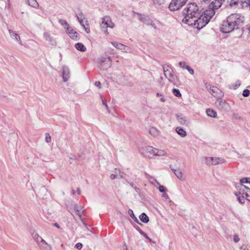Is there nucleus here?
I'll return each mask as SVG.
<instances>
[{
	"instance_id": "f257e3e1",
	"label": "nucleus",
	"mask_w": 250,
	"mask_h": 250,
	"mask_svg": "<svg viewBox=\"0 0 250 250\" xmlns=\"http://www.w3.org/2000/svg\"><path fill=\"white\" fill-rule=\"evenodd\" d=\"M201 11L195 2L188 3L183 11L184 18L182 21L188 25H192L193 21L200 16Z\"/></svg>"
},
{
	"instance_id": "f03ea898",
	"label": "nucleus",
	"mask_w": 250,
	"mask_h": 250,
	"mask_svg": "<svg viewBox=\"0 0 250 250\" xmlns=\"http://www.w3.org/2000/svg\"><path fill=\"white\" fill-rule=\"evenodd\" d=\"M231 24L233 25L234 29H240L244 24V17L239 14H231L228 17Z\"/></svg>"
},
{
	"instance_id": "7ed1b4c3",
	"label": "nucleus",
	"mask_w": 250,
	"mask_h": 250,
	"mask_svg": "<svg viewBox=\"0 0 250 250\" xmlns=\"http://www.w3.org/2000/svg\"><path fill=\"white\" fill-rule=\"evenodd\" d=\"M209 21L208 19L203 13H201V11L200 16L197 17L193 21L194 23H192V25L196 26V27L199 29L204 27Z\"/></svg>"
},
{
	"instance_id": "20e7f679",
	"label": "nucleus",
	"mask_w": 250,
	"mask_h": 250,
	"mask_svg": "<svg viewBox=\"0 0 250 250\" xmlns=\"http://www.w3.org/2000/svg\"><path fill=\"white\" fill-rule=\"evenodd\" d=\"M114 26V24L112 22L110 18L108 16H105L102 19V22L101 24V28L103 32L107 34V28L108 27L112 28Z\"/></svg>"
},
{
	"instance_id": "39448f33",
	"label": "nucleus",
	"mask_w": 250,
	"mask_h": 250,
	"mask_svg": "<svg viewBox=\"0 0 250 250\" xmlns=\"http://www.w3.org/2000/svg\"><path fill=\"white\" fill-rule=\"evenodd\" d=\"M188 0H171L168 6L171 11H174L180 9L184 6Z\"/></svg>"
},
{
	"instance_id": "423d86ee",
	"label": "nucleus",
	"mask_w": 250,
	"mask_h": 250,
	"mask_svg": "<svg viewBox=\"0 0 250 250\" xmlns=\"http://www.w3.org/2000/svg\"><path fill=\"white\" fill-rule=\"evenodd\" d=\"M232 22L230 21L227 17L226 21H224L220 26V31L224 33H229L234 30L233 25L231 24Z\"/></svg>"
},
{
	"instance_id": "0eeeda50",
	"label": "nucleus",
	"mask_w": 250,
	"mask_h": 250,
	"mask_svg": "<svg viewBox=\"0 0 250 250\" xmlns=\"http://www.w3.org/2000/svg\"><path fill=\"white\" fill-rule=\"evenodd\" d=\"M165 76L168 79V81L172 82L173 81L170 78H173L174 75L172 74L173 70L168 65L165 64L163 65Z\"/></svg>"
},
{
	"instance_id": "6e6552de",
	"label": "nucleus",
	"mask_w": 250,
	"mask_h": 250,
	"mask_svg": "<svg viewBox=\"0 0 250 250\" xmlns=\"http://www.w3.org/2000/svg\"><path fill=\"white\" fill-rule=\"evenodd\" d=\"M223 4L222 0H214L210 4L209 7L213 10H217L221 7Z\"/></svg>"
},
{
	"instance_id": "1a4fd4ad",
	"label": "nucleus",
	"mask_w": 250,
	"mask_h": 250,
	"mask_svg": "<svg viewBox=\"0 0 250 250\" xmlns=\"http://www.w3.org/2000/svg\"><path fill=\"white\" fill-rule=\"evenodd\" d=\"M108 62L100 63L99 67L101 70H107L108 67L111 66V59L110 57L107 58Z\"/></svg>"
},
{
	"instance_id": "9d476101",
	"label": "nucleus",
	"mask_w": 250,
	"mask_h": 250,
	"mask_svg": "<svg viewBox=\"0 0 250 250\" xmlns=\"http://www.w3.org/2000/svg\"><path fill=\"white\" fill-rule=\"evenodd\" d=\"M62 75L63 82L67 81L70 77V70L67 66L62 67Z\"/></svg>"
},
{
	"instance_id": "9b49d317",
	"label": "nucleus",
	"mask_w": 250,
	"mask_h": 250,
	"mask_svg": "<svg viewBox=\"0 0 250 250\" xmlns=\"http://www.w3.org/2000/svg\"><path fill=\"white\" fill-rule=\"evenodd\" d=\"M209 90L210 94L214 97H219L221 96V91L217 87H210Z\"/></svg>"
},
{
	"instance_id": "f8f14e48",
	"label": "nucleus",
	"mask_w": 250,
	"mask_h": 250,
	"mask_svg": "<svg viewBox=\"0 0 250 250\" xmlns=\"http://www.w3.org/2000/svg\"><path fill=\"white\" fill-rule=\"evenodd\" d=\"M67 33L71 38L73 40H78V34L71 27L67 28Z\"/></svg>"
},
{
	"instance_id": "ddd939ff",
	"label": "nucleus",
	"mask_w": 250,
	"mask_h": 250,
	"mask_svg": "<svg viewBox=\"0 0 250 250\" xmlns=\"http://www.w3.org/2000/svg\"><path fill=\"white\" fill-rule=\"evenodd\" d=\"M176 116L177 120L180 124L187 125L189 123L188 121L186 119V118L183 115L181 114H176Z\"/></svg>"
},
{
	"instance_id": "4468645a",
	"label": "nucleus",
	"mask_w": 250,
	"mask_h": 250,
	"mask_svg": "<svg viewBox=\"0 0 250 250\" xmlns=\"http://www.w3.org/2000/svg\"><path fill=\"white\" fill-rule=\"evenodd\" d=\"M216 104L218 108L220 109H226L229 107V104L225 101H223L222 100H218L216 102Z\"/></svg>"
},
{
	"instance_id": "2eb2a0df",
	"label": "nucleus",
	"mask_w": 250,
	"mask_h": 250,
	"mask_svg": "<svg viewBox=\"0 0 250 250\" xmlns=\"http://www.w3.org/2000/svg\"><path fill=\"white\" fill-rule=\"evenodd\" d=\"M144 151H145L146 153H149L151 155H153V156H155L156 148H154L151 146H146L143 148Z\"/></svg>"
},
{
	"instance_id": "dca6fc26",
	"label": "nucleus",
	"mask_w": 250,
	"mask_h": 250,
	"mask_svg": "<svg viewBox=\"0 0 250 250\" xmlns=\"http://www.w3.org/2000/svg\"><path fill=\"white\" fill-rule=\"evenodd\" d=\"M43 35L45 38V40L47 41H48L51 45L53 46H55L56 45V42L55 40L53 38H52L48 33L45 32L44 33Z\"/></svg>"
},
{
	"instance_id": "f3484780",
	"label": "nucleus",
	"mask_w": 250,
	"mask_h": 250,
	"mask_svg": "<svg viewBox=\"0 0 250 250\" xmlns=\"http://www.w3.org/2000/svg\"><path fill=\"white\" fill-rule=\"evenodd\" d=\"M83 208L78 204H76L74 206V209L75 210L76 213L77 215H78L81 220H82V216L81 214V211L83 209Z\"/></svg>"
},
{
	"instance_id": "a211bd4d",
	"label": "nucleus",
	"mask_w": 250,
	"mask_h": 250,
	"mask_svg": "<svg viewBox=\"0 0 250 250\" xmlns=\"http://www.w3.org/2000/svg\"><path fill=\"white\" fill-rule=\"evenodd\" d=\"M8 32L10 35L11 37L14 38L20 44H22L21 42V41L20 37L18 34L17 33L14 32L11 29L8 30Z\"/></svg>"
},
{
	"instance_id": "6ab92c4d",
	"label": "nucleus",
	"mask_w": 250,
	"mask_h": 250,
	"mask_svg": "<svg viewBox=\"0 0 250 250\" xmlns=\"http://www.w3.org/2000/svg\"><path fill=\"white\" fill-rule=\"evenodd\" d=\"M225 162L224 159L218 157H212V165L223 163Z\"/></svg>"
},
{
	"instance_id": "aec40b11",
	"label": "nucleus",
	"mask_w": 250,
	"mask_h": 250,
	"mask_svg": "<svg viewBox=\"0 0 250 250\" xmlns=\"http://www.w3.org/2000/svg\"><path fill=\"white\" fill-rule=\"evenodd\" d=\"M206 113L208 116L211 118H215L217 116L216 112L210 108H208L206 110Z\"/></svg>"
},
{
	"instance_id": "412c9836",
	"label": "nucleus",
	"mask_w": 250,
	"mask_h": 250,
	"mask_svg": "<svg viewBox=\"0 0 250 250\" xmlns=\"http://www.w3.org/2000/svg\"><path fill=\"white\" fill-rule=\"evenodd\" d=\"M139 219L142 222L144 223H147L149 222V217L144 212L142 213L140 215Z\"/></svg>"
},
{
	"instance_id": "4be33fe9",
	"label": "nucleus",
	"mask_w": 250,
	"mask_h": 250,
	"mask_svg": "<svg viewBox=\"0 0 250 250\" xmlns=\"http://www.w3.org/2000/svg\"><path fill=\"white\" fill-rule=\"evenodd\" d=\"M75 46L78 50L81 52H84L86 49L85 46L81 42L76 43Z\"/></svg>"
},
{
	"instance_id": "5701e85b",
	"label": "nucleus",
	"mask_w": 250,
	"mask_h": 250,
	"mask_svg": "<svg viewBox=\"0 0 250 250\" xmlns=\"http://www.w3.org/2000/svg\"><path fill=\"white\" fill-rule=\"evenodd\" d=\"M172 171L179 179L181 180L182 179L183 174L180 168L172 169Z\"/></svg>"
},
{
	"instance_id": "b1692460",
	"label": "nucleus",
	"mask_w": 250,
	"mask_h": 250,
	"mask_svg": "<svg viewBox=\"0 0 250 250\" xmlns=\"http://www.w3.org/2000/svg\"><path fill=\"white\" fill-rule=\"evenodd\" d=\"M202 13H203L205 16H206L208 19V20L210 21L211 18L214 15L215 12L214 10L212 9V10L206 11L205 12H203Z\"/></svg>"
},
{
	"instance_id": "393cba45",
	"label": "nucleus",
	"mask_w": 250,
	"mask_h": 250,
	"mask_svg": "<svg viewBox=\"0 0 250 250\" xmlns=\"http://www.w3.org/2000/svg\"><path fill=\"white\" fill-rule=\"evenodd\" d=\"M176 132L182 137H185L187 135L186 131L181 127H177L176 128Z\"/></svg>"
},
{
	"instance_id": "a878e982",
	"label": "nucleus",
	"mask_w": 250,
	"mask_h": 250,
	"mask_svg": "<svg viewBox=\"0 0 250 250\" xmlns=\"http://www.w3.org/2000/svg\"><path fill=\"white\" fill-rule=\"evenodd\" d=\"M32 235H33V238L34 239V240L38 244H41V241H42V237L39 236V235L37 232L33 233Z\"/></svg>"
},
{
	"instance_id": "bb28decb",
	"label": "nucleus",
	"mask_w": 250,
	"mask_h": 250,
	"mask_svg": "<svg viewBox=\"0 0 250 250\" xmlns=\"http://www.w3.org/2000/svg\"><path fill=\"white\" fill-rule=\"evenodd\" d=\"M235 195L237 197V199L240 204H243L245 202V197L244 196H241L240 193L235 192Z\"/></svg>"
},
{
	"instance_id": "cd10ccee",
	"label": "nucleus",
	"mask_w": 250,
	"mask_h": 250,
	"mask_svg": "<svg viewBox=\"0 0 250 250\" xmlns=\"http://www.w3.org/2000/svg\"><path fill=\"white\" fill-rule=\"evenodd\" d=\"M26 1L28 4L33 7L37 8L39 6L36 0H26Z\"/></svg>"
},
{
	"instance_id": "c85d7f7f",
	"label": "nucleus",
	"mask_w": 250,
	"mask_h": 250,
	"mask_svg": "<svg viewBox=\"0 0 250 250\" xmlns=\"http://www.w3.org/2000/svg\"><path fill=\"white\" fill-rule=\"evenodd\" d=\"M144 22L147 25H150L152 26L155 29H156V26L155 24L154 23L153 21L151 20L150 18H147L145 20Z\"/></svg>"
},
{
	"instance_id": "c756f323",
	"label": "nucleus",
	"mask_w": 250,
	"mask_h": 250,
	"mask_svg": "<svg viewBox=\"0 0 250 250\" xmlns=\"http://www.w3.org/2000/svg\"><path fill=\"white\" fill-rule=\"evenodd\" d=\"M154 180L155 182L158 186V187L157 188L159 189L160 192H163V193L166 192V188L164 186L161 185L160 184V183L156 180V179H154Z\"/></svg>"
},
{
	"instance_id": "7c9ffc66",
	"label": "nucleus",
	"mask_w": 250,
	"mask_h": 250,
	"mask_svg": "<svg viewBox=\"0 0 250 250\" xmlns=\"http://www.w3.org/2000/svg\"><path fill=\"white\" fill-rule=\"evenodd\" d=\"M111 44L117 49H120L121 50H122V49H123V47H124V45L122 43L115 42H111Z\"/></svg>"
},
{
	"instance_id": "2f4dec72",
	"label": "nucleus",
	"mask_w": 250,
	"mask_h": 250,
	"mask_svg": "<svg viewBox=\"0 0 250 250\" xmlns=\"http://www.w3.org/2000/svg\"><path fill=\"white\" fill-rule=\"evenodd\" d=\"M155 156H163L166 155V152L163 150L156 148Z\"/></svg>"
},
{
	"instance_id": "473e14b6",
	"label": "nucleus",
	"mask_w": 250,
	"mask_h": 250,
	"mask_svg": "<svg viewBox=\"0 0 250 250\" xmlns=\"http://www.w3.org/2000/svg\"><path fill=\"white\" fill-rule=\"evenodd\" d=\"M59 22L63 26L64 28H68L69 27H70L69 24L68 23V22L65 20H63V19L59 20Z\"/></svg>"
},
{
	"instance_id": "72a5a7b5",
	"label": "nucleus",
	"mask_w": 250,
	"mask_h": 250,
	"mask_svg": "<svg viewBox=\"0 0 250 250\" xmlns=\"http://www.w3.org/2000/svg\"><path fill=\"white\" fill-rule=\"evenodd\" d=\"M240 183L241 184V186L243 184L249 183L250 184V178L244 177L240 179Z\"/></svg>"
},
{
	"instance_id": "f704fd0d",
	"label": "nucleus",
	"mask_w": 250,
	"mask_h": 250,
	"mask_svg": "<svg viewBox=\"0 0 250 250\" xmlns=\"http://www.w3.org/2000/svg\"><path fill=\"white\" fill-rule=\"evenodd\" d=\"M172 93L177 97H180L181 96V94L178 89L173 88L172 89Z\"/></svg>"
},
{
	"instance_id": "c9c22d12",
	"label": "nucleus",
	"mask_w": 250,
	"mask_h": 250,
	"mask_svg": "<svg viewBox=\"0 0 250 250\" xmlns=\"http://www.w3.org/2000/svg\"><path fill=\"white\" fill-rule=\"evenodd\" d=\"M100 96L101 99L102 100L103 104L105 106L107 112L108 113H110V110L109 109L108 106L106 103V101L103 98V97L101 95H100Z\"/></svg>"
},
{
	"instance_id": "e433bc0d",
	"label": "nucleus",
	"mask_w": 250,
	"mask_h": 250,
	"mask_svg": "<svg viewBox=\"0 0 250 250\" xmlns=\"http://www.w3.org/2000/svg\"><path fill=\"white\" fill-rule=\"evenodd\" d=\"M149 133L151 135L155 136L157 135L158 132H157V130H156V129L155 128L152 127V128H150V129H149Z\"/></svg>"
},
{
	"instance_id": "4c0bfd02",
	"label": "nucleus",
	"mask_w": 250,
	"mask_h": 250,
	"mask_svg": "<svg viewBox=\"0 0 250 250\" xmlns=\"http://www.w3.org/2000/svg\"><path fill=\"white\" fill-rule=\"evenodd\" d=\"M240 188H244V189L246 191L245 194H247V195L249 194V193H250V188H248V187L244 186L242 184L241 186V184H240Z\"/></svg>"
},
{
	"instance_id": "58836bf2",
	"label": "nucleus",
	"mask_w": 250,
	"mask_h": 250,
	"mask_svg": "<svg viewBox=\"0 0 250 250\" xmlns=\"http://www.w3.org/2000/svg\"><path fill=\"white\" fill-rule=\"evenodd\" d=\"M122 50L125 53H130L131 52V49L129 47L126 46L125 45H124V47H123V49Z\"/></svg>"
},
{
	"instance_id": "ea45409f",
	"label": "nucleus",
	"mask_w": 250,
	"mask_h": 250,
	"mask_svg": "<svg viewBox=\"0 0 250 250\" xmlns=\"http://www.w3.org/2000/svg\"><path fill=\"white\" fill-rule=\"evenodd\" d=\"M212 157L206 158V164L207 165H212Z\"/></svg>"
},
{
	"instance_id": "a19ab883",
	"label": "nucleus",
	"mask_w": 250,
	"mask_h": 250,
	"mask_svg": "<svg viewBox=\"0 0 250 250\" xmlns=\"http://www.w3.org/2000/svg\"><path fill=\"white\" fill-rule=\"evenodd\" d=\"M238 0H231V1L229 3V5L231 7L235 6L238 4Z\"/></svg>"
},
{
	"instance_id": "79ce46f5",
	"label": "nucleus",
	"mask_w": 250,
	"mask_h": 250,
	"mask_svg": "<svg viewBox=\"0 0 250 250\" xmlns=\"http://www.w3.org/2000/svg\"><path fill=\"white\" fill-rule=\"evenodd\" d=\"M238 188L239 189V191L236 192V193H240L241 196H245V192L246 190L244 189V188H240L239 186H238Z\"/></svg>"
},
{
	"instance_id": "37998d69",
	"label": "nucleus",
	"mask_w": 250,
	"mask_h": 250,
	"mask_svg": "<svg viewBox=\"0 0 250 250\" xmlns=\"http://www.w3.org/2000/svg\"><path fill=\"white\" fill-rule=\"evenodd\" d=\"M128 213L133 220L135 219V218H137L134 214L133 211L132 209H129L128 210Z\"/></svg>"
},
{
	"instance_id": "c03bdc74",
	"label": "nucleus",
	"mask_w": 250,
	"mask_h": 250,
	"mask_svg": "<svg viewBox=\"0 0 250 250\" xmlns=\"http://www.w3.org/2000/svg\"><path fill=\"white\" fill-rule=\"evenodd\" d=\"M250 91L249 89H246L243 92V95L244 97H247L250 95Z\"/></svg>"
},
{
	"instance_id": "a18cd8bd",
	"label": "nucleus",
	"mask_w": 250,
	"mask_h": 250,
	"mask_svg": "<svg viewBox=\"0 0 250 250\" xmlns=\"http://www.w3.org/2000/svg\"><path fill=\"white\" fill-rule=\"evenodd\" d=\"M51 138L50 135H49V133H46L45 134V141L47 143H49L51 142Z\"/></svg>"
},
{
	"instance_id": "49530a36",
	"label": "nucleus",
	"mask_w": 250,
	"mask_h": 250,
	"mask_svg": "<svg viewBox=\"0 0 250 250\" xmlns=\"http://www.w3.org/2000/svg\"><path fill=\"white\" fill-rule=\"evenodd\" d=\"M99 63L108 62L107 58L101 57L99 59Z\"/></svg>"
},
{
	"instance_id": "de8ad7c7",
	"label": "nucleus",
	"mask_w": 250,
	"mask_h": 250,
	"mask_svg": "<svg viewBox=\"0 0 250 250\" xmlns=\"http://www.w3.org/2000/svg\"><path fill=\"white\" fill-rule=\"evenodd\" d=\"M185 69H186L190 74L193 75L194 73V70L192 68H191L189 66H185Z\"/></svg>"
},
{
	"instance_id": "09e8293b",
	"label": "nucleus",
	"mask_w": 250,
	"mask_h": 250,
	"mask_svg": "<svg viewBox=\"0 0 250 250\" xmlns=\"http://www.w3.org/2000/svg\"><path fill=\"white\" fill-rule=\"evenodd\" d=\"M83 247V244L81 243H77L75 246V248L79 250H81Z\"/></svg>"
},
{
	"instance_id": "8fccbe9b",
	"label": "nucleus",
	"mask_w": 250,
	"mask_h": 250,
	"mask_svg": "<svg viewBox=\"0 0 250 250\" xmlns=\"http://www.w3.org/2000/svg\"><path fill=\"white\" fill-rule=\"evenodd\" d=\"M179 65L180 67L185 69V66H188L186 64V62H180L179 63Z\"/></svg>"
},
{
	"instance_id": "3c124183",
	"label": "nucleus",
	"mask_w": 250,
	"mask_h": 250,
	"mask_svg": "<svg viewBox=\"0 0 250 250\" xmlns=\"http://www.w3.org/2000/svg\"><path fill=\"white\" fill-rule=\"evenodd\" d=\"M240 239L239 238V236L237 234H234L233 236V241L237 243L239 241Z\"/></svg>"
},
{
	"instance_id": "603ef678",
	"label": "nucleus",
	"mask_w": 250,
	"mask_h": 250,
	"mask_svg": "<svg viewBox=\"0 0 250 250\" xmlns=\"http://www.w3.org/2000/svg\"><path fill=\"white\" fill-rule=\"evenodd\" d=\"M141 235L144 236L146 239L148 240L150 242H151V241H152L151 239H150L145 232H143L141 234Z\"/></svg>"
},
{
	"instance_id": "864d4df0",
	"label": "nucleus",
	"mask_w": 250,
	"mask_h": 250,
	"mask_svg": "<svg viewBox=\"0 0 250 250\" xmlns=\"http://www.w3.org/2000/svg\"><path fill=\"white\" fill-rule=\"evenodd\" d=\"M134 227L138 230L139 233L141 234L144 231L137 226H134Z\"/></svg>"
},
{
	"instance_id": "5fc2aeb1",
	"label": "nucleus",
	"mask_w": 250,
	"mask_h": 250,
	"mask_svg": "<svg viewBox=\"0 0 250 250\" xmlns=\"http://www.w3.org/2000/svg\"><path fill=\"white\" fill-rule=\"evenodd\" d=\"M223 3L225 4L226 6L229 5V3L231 1V0H222Z\"/></svg>"
},
{
	"instance_id": "6e6d98bb",
	"label": "nucleus",
	"mask_w": 250,
	"mask_h": 250,
	"mask_svg": "<svg viewBox=\"0 0 250 250\" xmlns=\"http://www.w3.org/2000/svg\"><path fill=\"white\" fill-rule=\"evenodd\" d=\"M162 197L166 199H169L168 195L166 192H164L162 194Z\"/></svg>"
},
{
	"instance_id": "4d7b16f0",
	"label": "nucleus",
	"mask_w": 250,
	"mask_h": 250,
	"mask_svg": "<svg viewBox=\"0 0 250 250\" xmlns=\"http://www.w3.org/2000/svg\"><path fill=\"white\" fill-rule=\"evenodd\" d=\"M76 17H77V19L80 22V24H81V25L83 26V27H84V25L83 23V20L80 19V18L77 15H76Z\"/></svg>"
},
{
	"instance_id": "13d9d810",
	"label": "nucleus",
	"mask_w": 250,
	"mask_h": 250,
	"mask_svg": "<svg viewBox=\"0 0 250 250\" xmlns=\"http://www.w3.org/2000/svg\"><path fill=\"white\" fill-rule=\"evenodd\" d=\"M127 182L129 183V184L134 189H137V188L135 186V184L133 182H129L127 181Z\"/></svg>"
},
{
	"instance_id": "bf43d9fd",
	"label": "nucleus",
	"mask_w": 250,
	"mask_h": 250,
	"mask_svg": "<svg viewBox=\"0 0 250 250\" xmlns=\"http://www.w3.org/2000/svg\"><path fill=\"white\" fill-rule=\"evenodd\" d=\"M39 245H41V246H43V245H48L47 243H46V242L43 239H42V241H41V244H39Z\"/></svg>"
},
{
	"instance_id": "052dcab7",
	"label": "nucleus",
	"mask_w": 250,
	"mask_h": 250,
	"mask_svg": "<svg viewBox=\"0 0 250 250\" xmlns=\"http://www.w3.org/2000/svg\"><path fill=\"white\" fill-rule=\"evenodd\" d=\"M240 82L239 81L236 82L235 85L234 86V89H236L237 88H238L240 86Z\"/></svg>"
},
{
	"instance_id": "680f3d73",
	"label": "nucleus",
	"mask_w": 250,
	"mask_h": 250,
	"mask_svg": "<svg viewBox=\"0 0 250 250\" xmlns=\"http://www.w3.org/2000/svg\"><path fill=\"white\" fill-rule=\"evenodd\" d=\"M95 85L97 86V87H99V88L101 87V83L100 82H96L95 83Z\"/></svg>"
},
{
	"instance_id": "e2e57ef3",
	"label": "nucleus",
	"mask_w": 250,
	"mask_h": 250,
	"mask_svg": "<svg viewBox=\"0 0 250 250\" xmlns=\"http://www.w3.org/2000/svg\"><path fill=\"white\" fill-rule=\"evenodd\" d=\"M110 177L111 179L113 180L116 178V175L115 174H112L110 175Z\"/></svg>"
},
{
	"instance_id": "0e129e2a",
	"label": "nucleus",
	"mask_w": 250,
	"mask_h": 250,
	"mask_svg": "<svg viewBox=\"0 0 250 250\" xmlns=\"http://www.w3.org/2000/svg\"><path fill=\"white\" fill-rule=\"evenodd\" d=\"M245 196L247 197V200L250 202V193H249L248 195L245 194Z\"/></svg>"
},
{
	"instance_id": "69168bd1",
	"label": "nucleus",
	"mask_w": 250,
	"mask_h": 250,
	"mask_svg": "<svg viewBox=\"0 0 250 250\" xmlns=\"http://www.w3.org/2000/svg\"><path fill=\"white\" fill-rule=\"evenodd\" d=\"M134 221L136 222L137 224H138L139 225H143L142 224H141V223L139 222V220H138V219L137 218H135V219H134Z\"/></svg>"
},
{
	"instance_id": "338daca9",
	"label": "nucleus",
	"mask_w": 250,
	"mask_h": 250,
	"mask_svg": "<svg viewBox=\"0 0 250 250\" xmlns=\"http://www.w3.org/2000/svg\"><path fill=\"white\" fill-rule=\"evenodd\" d=\"M83 28H84V29H85V31L86 32V33H89L90 29L89 28H86L85 26L83 27Z\"/></svg>"
},
{
	"instance_id": "774afa93",
	"label": "nucleus",
	"mask_w": 250,
	"mask_h": 250,
	"mask_svg": "<svg viewBox=\"0 0 250 250\" xmlns=\"http://www.w3.org/2000/svg\"><path fill=\"white\" fill-rule=\"evenodd\" d=\"M53 225L55 227H57V228H60V226L58 223H54L53 224Z\"/></svg>"
}]
</instances>
